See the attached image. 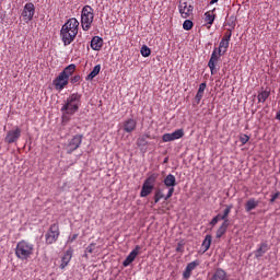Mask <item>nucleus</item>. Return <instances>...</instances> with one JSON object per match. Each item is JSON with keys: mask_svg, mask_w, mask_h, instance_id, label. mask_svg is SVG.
<instances>
[{"mask_svg": "<svg viewBox=\"0 0 280 280\" xmlns=\"http://www.w3.org/2000/svg\"><path fill=\"white\" fill-rule=\"evenodd\" d=\"M82 106V94L80 93H72L69 97L65 101V104L61 106L62 119L63 121H69L71 116L77 114Z\"/></svg>", "mask_w": 280, "mask_h": 280, "instance_id": "obj_1", "label": "nucleus"}, {"mask_svg": "<svg viewBox=\"0 0 280 280\" xmlns=\"http://www.w3.org/2000/svg\"><path fill=\"white\" fill-rule=\"evenodd\" d=\"M80 27V22L78 19L72 18L69 19L61 27L60 36L63 45L67 47L71 45L73 40H75V36H78V28Z\"/></svg>", "mask_w": 280, "mask_h": 280, "instance_id": "obj_2", "label": "nucleus"}, {"mask_svg": "<svg viewBox=\"0 0 280 280\" xmlns=\"http://www.w3.org/2000/svg\"><path fill=\"white\" fill-rule=\"evenodd\" d=\"M75 73V65H69L66 67L58 77L52 80V85L55 86L56 91H65L67 86L69 85V78Z\"/></svg>", "mask_w": 280, "mask_h": 280, "instance_id": "obj_3", "label": "nucleus"}, {"mask_svg": "<svg viewBox=\"0 0 280 280\" xmlns=\"http://www.w3.org/2000/svg\"><path fill=\"white\" fill-rule=\"evenodd\" d=\"M34 255V244L28 241L22 240L18 242L15 247V257L21 261H27Z\"/></svg>", "mask_w": 280, "mask_h": 280, "instance_id": "obj_4", "label": "nucleus"}, {"mask_svg": "<svg viewBox=\"0 0 280 280\" xmlns=\"http://www.w3.org/2000/svg\"><path fill=\"white\" fill-rule=\"evenodd\" d=\"M95 13H93L92 7L84 5L81 11V27L83 32H89V30H91V25H93Z\"/></svg>", "mask_w": 280, "mask_h": 280, "instance_id": "obj_5", "label": "nucleus"}, {"mask_svg": "<svg viewBox=\"0 0 280 280\" xmlns=\"http://www.w3.org/2000/svg\"><path fill=\"white\" fill-rule=\"evenodd\" d=\"M158 178H159V173H153L145 178L140 191V198H148V196H150V194L154 191V185H156Z\"/></svg>", "mask_w": 280, "mask_h": 280, "instance_id": "obj_6", "label": "nucleus"}, {"mask_svg": "<svg viewBox=\"0 0 280 280\" xmlns=\"http://www.w3.org/2000/svg\"><path fill=\"white\" fill-rule=\"evenodd\" d=\"M45 237L46 244H56V242H58V237H60V226L58 225V223H54L50 225Z\"/></svg>", "mask_w": 280, "mask_h": 280, "instance_id": "obj_7", "label": "nucleus"}, {"mask_svg": "<svg viewBox=\"0 0 280 280\" xmlns=\"http://www.w3.org/2000/svg\"><path fill=\"white\" fill-rule=\"evenodd\" d=\"M178 11L182 19H189L190 14L194 12V5H191L187 0H180Z\"/></svg>", "mask_w": 280, "mask_h": 280, "instance_id": "obj_8", "label": "nucleus"}, {"mask_svg": "<svg viewBox=\"0 0 280 280\" xmlns=\"http://www.w3.org/2000/svg\"><path fill=\"white\" fill-rule=\"evenodd\" d=\"M165 187H167L168 191L166 194L165 200H170L172 196H174V187H176V176L173 174H168L163 180Z\"/></svg>", "mask_w": 280, "mask_h": 280, "instance_id": "obj_9", "label": "nucleus"}, {"mask_svg": "<svg viewBox=\"0 0 280 280\" xmlns=\"http://www.w3.org/2000/svg\"><path fill=\"white\" fill-rule=\"evenodd\" d=\"M80 145H82V135L73 136L66 145L67 154H72V152H75Z\"/></svg>", "mask_w": 280, "mask_h": 280, "instance_id": "obj_10", "label": "nucleus"}, {"mask_svg": "<svg viewBox=\"0 0 280 280\" xmlns=\"http://www.w3.org/2000/svg\"><path fill=\"white\" fill-rule=\"evenodd\" d=\"M34 14H36V7H34V3L32 2H27L22 11L23 21L30 23V21L34 19Z\"/></svg>", "mask_w": 280, "mask_h": 280, "instance_id": "obj_11", "label": "nucleus"}, {"mask_svg": "<svg viewBox=\"0 0 280 280\" xmlns=\"http://www.w3.org/2000/svg\"><path fill=\"white\" fill-rule=\"evenodd\" d=\"M220 58H222V56L218 54V48H214L211 54L210 60L208 62V67L210 69L211 75H215V73H218V70L215 69V65L220 62Z\"/></svg>", "mask_w": 280, "mask_h": 280, "instance_id": "obj_12", "label": "nucleus"}, {"mask_svg": "<svg viewBox=\"0 0 280 280\" xmlns=\"http://www.w3.org/2000/svg\"><path fill=\"white\" fill-rule=\"evenodd\" d=\"M185 137V130L183 129H177L172 133H164L162 136V141L164 143H170V141H176L178 139H183Z\"/></svg>", "mask_w": 280, "mask_h": 280, "instance_id": "obj_13", "label": "nucleus"}, {"mask_svg": "<svg viewBox=\"0 0 280 280\" xmlns=\"http://www.w3.org/2000/svg\"><path fill=\"white\" fill-rule=\"evenodd\" d=\"M21 139V128L15 127L12 130H9L7 132V136L4 138L5 143H16V141Z\"/></svg>", "mask_w": 280, "mask_h": 280, "instance_id": "obj_14", "label": "nucleus"}, {"mask_svg": "<svg viewBox=\"0 0 280 280\" xmlns=\"http://www.w3.org/2000/svg\"><path fill=\"white\" fill-rule=\"evenodd\" d=\"M141 246L140 245H136V247L130 252V254L126 257V259L122 262V266L125 268H128V266H130V264H132V261H135V259H137L138 255L141 253Z\"/></svg>", "mask_w": 280, "mask_h": 280, "instance_id": "obj_15", "label": "nucleus"}, {"mask_svg": "<svg viewBox=\"0 0 280 280\" xmlns=\"http://www.w3.org/2000/svg\"><path fill=\"white\" fill-rule=\"evenodd\" d=\"M122 129L125 132H135L137 130V120L135 118H128L122 122Z\"/></svg>", "mask_w": 280, "mask_h": 280, "instance_id": "obj_16", "label": "nucleus"}, {"mask_svg": "<svg viewBox=\"0 0 280 280\" xmlns=\"http://www.w3.org/2000/svg\"><path fill=\"white\" fill-rule=\"evenodd\" d=\"M104 47V39L100 36H94L91 40V48L94 51H100Z\"/></svg>", "mask_w": 280, "mask_h": 280, "instance_id": "obj_17", "label": "nucleus"}, {"mask_svg": "<svg viewBox=\"0 0 280 280\" xmlns=\"http://www.w3.org/2000/svg\"><path fill=\"white\" fill-rule=\"evenodd\" d=\"M269 249L270 247L268 246V243H260L259 247L255 252L256 259H259V257H264V255H266V253H268Z\"/></svg>", "mask_w": 280, "mask_h": 280, "instance_id": "obj_18", "label": "nucleus"}, {"mask_svg": "<svg viewBox=\"0 0 280 280\" xmlns=\"http://www.w3.org/2000/svg\"><path fill=\"white\" fill-rule=\"evenodd\" d=\"M257 207H259V200L255 198H249L245 203V211L247 213H250V211H253L254 209H257Z\"/></svg>", "mask_w": 280, "mask_h": 280, "instance_id": "obj_19", "label": "nucleus"}, {"mask_svg": "<svg viewBox=\"0 0 280 280\" xmlns=\"http://www.w3.org/2000/svg\"><path fill=\"white\" fill-rule=\"evenodd\" d=\"M206 89H207V83H201L199 85L198 92L195 96L196 104H200V102L202 101V97H205V90Z\"/></svg>", "mask_w": 280, "mask_h": 280, "instance_id": "obj_20", "label": "nucleus"}, {"mask_svg": "<svg viewBox=\"0 0 280 280\" xmlns=\"http://www.w3.org/2000/svg\"><path fill=\"white\" fill-rule=\"evenodd\" d=\"M230 42L221 39L219 47L217 48L219 56H224V54L229 50Z\"/></svg>", "mask_w": 280, "mask_h": 280, "instance_id": "obj_21", "label": "nucleus"}, {"mask_svg": "<svg viewBox=\"0 0 280 280\" xmlns=\"http://www.w3.org/2000/svg\"><path fill=\"white\" fill-rule=\"evenodd\" d=\"M71 252H66L65 255L61 258V264H60V268L61 270H65V268H67V266H69V261H71Z\"/></svg>", "mask_w": 280, "mask_h": 280, "instance_id": "obj_22", "label": "nucleus"}, {"mask_svg": "<svg viewBox=\"0 0 280 280\" xmlns=\"http://www.w3.org/2000/svg\"><path fill=\"white\" fill-rule=\"evenodd\" d=\"M229 229V223L228 221H223V223L220 225V228L217 230V235L215 237L220 240L224 233H226V230Z\"/></svg>", "mask_w": 280, "mask_h": 280, "instance_id": "obj_23", "label": "nucleus"}, {"mask_svg": "<svg viewBox=\"0 0 280 280\" xmlns=\"http://www.w3.org/2000/svg\"><path fill=\"white\" fill-rule=\"evenodd\" d=\"M167 197V195L163 194V189L161 188H158L155 190V194H154V205H158V202H160L161 200H165V198Z\"/></svg>", "mask_w": 280, "mask_h": 280, "instance_id": "obj_24", "label": "nucleus"}, {"mask_svg": "<svg viewBox=\"0 0 280 280\" xmlns=\"http://www.w3.org/2000/svg\"><path fill=\"white\" fill-rule=\"evenodd\" d=\"M100 71H102V66L96 65L93 70L91 71L90 75L86 77V80H93L100 75Z\"/></svg>", "mask_w": 280, "mask_h": 280, "instance_id": "obj_25", "label": "nucleus"}, {"mask_svg": "<svg viewBox=\"0 0 280 280\" xmlns=\"http://www.w3.org/2000/svg\"><path fill=\"white\" fill-rule=\"evenodd\" d=\"M205 23H207L208 25H211L214 21H215V14H213V11H207L205 13Z\"/></svg>", "mask_w": 280, "mask_h": 280, "instance_id": "obj_26", "label": "nucleus"}, {"mask_svg": "<svg viewBox=\"0 0 280 280\" xmlns=\"http://www.w3.org/2000/svg\"><path fill=\"white\" fill-rule=\"evenodd\" d=\"M232 209H233V205L225 206V209L223 210V214H221V220H223V222L229 223V214L231 213Z\"/></svg>", "mask_w": 280, "mask_h": 280, "instance_id": "obj_27", "label": "nucleus"}, {"mask_svg": "<svg viewBox=\"0 0 280 280\" xmlns=\"http://www.w3.org/2000/svg\"><path fill=\"white\" fill-rule=\"evenodd\" d=\"M211 240H212L211 234L206 235V237L201 244L205 253H207V250H209V248H211Z\"/></svg>", "mask_w": 280, "mask_h": 280, "instance_id": "obj_28", "label": "nucleus"}, {"mask_svg": "<svg viewBox=\"0 0 280 280\" xmlns=\"http://www.w3.org/2000/svg\"><path fill=\"white\" fill-rule=\"evenodd\" d=\"M257 97H258V102L264 104V102H266V100H268V97H270V91L265 90V91L258 93Z\"/></svg>", "mask_w": 280, "mask_h": 280, "instance_id": "obj_29", "label": "nucleus"}, {"mask_svg": "<svg viewBox=\"0 0 280 280\" xmlns=\"http://www.w3.org/2000/svg\"><path fill=\"white\" fill-rule=\"evenodd\" d=\"M140 54L141 56H143V58H149V56L152 54V50L150 49V47L143 45L140 49Z\"/></svg>", "mask_w": 280, "mask_h": 280, "instance_id": "obj_30", "label": "nucleus"}, {"mask_svg": "<svg viewBox=\"0 0 280 280\" xmlns=\"http://www.w3.org/2000/svg\"><path fill=\"white\" fill-rule=\"evenodd\" d=\"M194 27V22L191 20H185L183 23V28L186 30V32H189Z\"/></svg>", "mask_w": 280, "mask_h": 280, "instance_id": "obj_31", "label": "nucleus"}, {"mask_svg": "<svg viewBox=\"0 0 280 280\" xmlns=\"http://www.w3.org/2000/svg\"><path fill=\"white\" fill-rule=\"evenodd\" d=\"M198 266H200V260H195L189 262L186 268H188L190 271L194 272V270H196V268H198Z\"/></svg>", "mask_w": 280, "mask_h": 280, "instance_id": "obj_32", "label": "nucleus"}, {"mask_svg": "<svg viewBox=\"0 0 280 280\" xmlns=\"http://www.w3.org/2000/svg\"><path fill=\"white\" fill-rule=\"evenodd\" d=\"M233 36V31L228 30L221 40H225L228 43H231V37Z\"/></svg>", "mask_w": 280, "mask_h": 280, "instance_id": "obj_33", "label": "nucleus"}, {"mask_svg": "<svg viewBox=\"0 0 280 280\" xmlns=\"http://www.w3.org/2000/svg\"><path fill=\"white\" fill-rule=\"evenodd\" d=\"M240 141H241L242 145H246V142L250 141V137L246 133H243L240 136Z\"/></svg>", "mask_w": 280, "mask_h": 280, "instance_id": "obj_34", "label": "nucleus"}, {"mask_svg": "<svg viewBox=\"0 0 280 280\" xmlns=\"http://www.w3.org/2000/svg\"><path fill=\"white\" fill-rule=\"evenodd\" d=\"M220 220H222V214L219 213L210 221V225L215 226Z\"/></svg>", "mask_w": 280, "mask_h": 280, "instance_id": "obj_35", "label": "nucleus"}, {"mask_svg": "<svg viewBox=\"0 0 280 280\" xmlns=\"http://www.w3.org/2000/svg\"><path fill=\"white\" fill-rule=\"evenodd\" d=\"M81 80H82V77H80V74H77L70 79V82L71 84H78L81 82Z\"/></svg>", "mask_w": 280, "mask_h": 280, "instance_id": "obj_36", "label": "nucleus"}, {"mask_svg": "<svg viewBox=\"0 0 280 280\" xmlns=\"http://www.w3.org/2000/svg\"><path fill=\"white\" fill-rule=\"evenodd\" d=\"M191 272H192L191 269H188L186 267L185 271L183 272V279L185 280L189 279L191 277Z\"/></svg>", "mask_w": 280, "mask_h": 280, "instance_id": "obj_37", "label": "nucleus"}, {"mask_svg": "<svg viewBox=\"0 0 280 280\" xmlns=\"http://www.w3.org/2000/svg\"><path fill=\"white\" fill-rule=\"evenodd\" d=\"M93 250H95V243H91L86 248H85V253H93Z\"/></svg>", "mask_w": 280, "mask_h": 280, "instance_id": "obj_38", "label": "nucleus"}, {"mask_svg": "<svg viewBox=\"0 0 280 280\" xmlns=\"http://www.w3.org/2000/svg\"><path fill=\"white\" fill-rule=\"evenodd\" d=\"M78 240V234H73L68 238V244H73Z\"/></svg>", "mask_w": 280, "mask_h": 280, "instance_id": "obj_39", "label": "nucleus"}, {"mask_svg": "<svg viewBox=\"0 0 280 280\" xmlns=\"http://www.w3.org/2000/svg\"><path fill=\"white\" fill-rule=\"evenodd\" d=\"M279 196H280V192H279V191L276 192V194H273V195H271L270 202H271V203L275 202V201L277 200V198H279Z\"/></svg>", "mask_w": 280, "mask_h": 280, "instance_id": "obj_40", "label": "nucleus"}, {"mask_svg": "<svg viewBox=\"0 0 280 280\" xmlns=\"http://www.w3.org/2000/svg\"><path fill=\"white\" fill-rule=\"evenodd\" d=\"M213 3H218V0H211L210 5H213Z\"/></svg>", "mask_w": 280, "mask_h": 280, "instance_id": "obj_41", "label": "nucleus"}, {"mask_svg": "<svg viewBox=\"0 0 280 280\" xmlns=\"http://www.w3.org/2000/svg\"><path fill=\"white\" fill-rule=\"evenodd\" d=\"M182 248L180 246L176 247V253H180Z\"/></svg>", "mask_w": 280, "mask_h": 280, "instance_id": "obj_42", "label": "nucleus"}, {"mask_svg": "<svg viewBox=\"0 0 280 280\" xmlns=\"http://www.w3.org/2000/svg\"><path fill=\"white\" fill-rule=\"evenodd\" d=\"M164 163H167V159L164 160Z\"/></svg>", "mask_w": 280, "mask_h": 280, "instance_id": "obj_43", "label": "nucleus"}]
</instances>
